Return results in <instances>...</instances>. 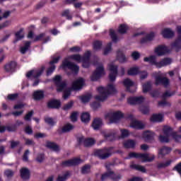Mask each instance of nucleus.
Wrapping results in <instances>:
<instances>
[{
  "label": "nucleus",
  "mask_w": 181,
  "mask_h": 181,
  "mask_svg": "<svg viewBox=\"0 0 181 181\" xmlns=\"http://www.w3.org/2000/svg\"><path fill=\"white\" fill-rule=\"evenodd\" d=\"M175 94H176V91L173 90L172 92H169L168 90H166L161 96V98H163V100H166V98H168V97H172L173 95H175Z\"/></svg>",
  "instance_id": "8fccbe9b"
},
{
  "label": "nucleus",
  "mask_w": 181,
  "mask_h": 181,
  "mask_svg": "<svg viewBox=\"0 0 181 181\" xmlns=\"http://www.w3.org/2000/svg\"><path fill=\"white\" fill-rule=\"evenodd\" d=\"M132 168H133L134 169H136V170L142 172V173H146V168H145V167L142 165L134 164L132 165Z\"/></svg>",
  "instance_id": "49530a36"
},
{
  "label": "nucleus",
  "mask_w": 181,
  "mask_h": 181,
  "mask_svg": "<svg viewBox=\"0 0 181 181\" xmlns=\"http://www.w3.org/2000/svg\"><path fill=\"white\" fill-rule=\"evenodd\" d=\"M144 62L149 63L151 66H156L158 69L164 67V66H168L172 63V59L170 58H164L160 62H156V57L151 55L150 57H144Z\"/></svg>",
  "instance_id": "f03ea898"
},
{
  "label": "nucleus",
  "mask_w": 181,
  "mask_h": 181,
  "mask_svg": "<svg viewBox=\"0 0 181 181\" xmlns=\"http://www.w3.org/2000/svg\"><path fill=\"white\" fill-rule=\"evenodd\" d=\"M100 95L95 96V100L98 101H105L108 96L111 94L117 93V89L113 84H109L107 88L100 86L97 88Z\"/></svg>",
  "instance_id": "f257e3e1"
},
{
  "label": "nucleus",
  "mask_w": 181,
  "mask_h": 181,
  "mask_svg": "<svg viewBox=\"0 0 181 181\" xmlns=\"http://www.w3.org/2000/svg\"><path fill=\"white\" fill-rule=\"evenodd\" d=\"M33 98L35 101H40L45 98V92L43 90H35L33 93Z\"/></svg>",
  "instance_id": "393cba45"
},
{
  "label": "nucleus",
  "mask_w": 181,
  "mask_h": 181,
  "mask_svg": "<svg viewBox=\"0 0 181 181\" xmlns=\"http://www.w3.org/2000/svg\"><path fill=\"white\" fill-rule=\"evenodd\" d=\"M111 50H112V43L109 42V43H107L105 48L104 49V51H103L104 56H107V54H108V53H110V52H111Z\"/></svg>",
  "instance_id": "603ef678"
},
{
  "label": "nucleus",
  "mask_w": 181,
  "mask_h": 181,
  "mask_svg": "<svg viewBox=\"0 0 181 181\" xmlns=\"http://www.w3.org/2000/svg\"><path fill=\"white\" fill-rule=\"evenodd\" d=\"M143 137L146 142H153L155 139V133L150 131H146L143 134Z\"/></svg>",
  "instance_id": "4be33fe9"
},
{
  "label": "nucleus",
  "mask_w": 181,
  "mask_h": 181,
  "mask_svg": "<svg viewBox=\"0 0 181 181\" xmlns=\"http://www.w3.org/2000/svg\"><path fill=\"white\" fill-rule=\"evenodd\" d=\"M110 36L115 43H117L118 42V37L117 36V34L115 33V30L113 29L110 30Z\"/></svg>",
  "instance_id": "c03bdc74"
},
{
  "label": "nucleus",
  "mask_w": 181,
  "mask_h": 181,
  "mask_svg": "<svg viewBox=\"0 0 181 181\" xmlns=\"http://www.w3.org/2000/svg\"><path fill=\"white\" fill-rule=\"evenodd\" d=\"M177 30L178 33V37L174 42L171 44L172 47H175V51L177 52L181 49V26L178 25L177 27Z\"/></svg>",
  "instance_id": "ddd939ff"
},
{
  "label": "nucleus",
  "mask_w": 181,
  "mask_h": 181,
  "mask_svg": "<svg viewBox=\"0 0 181 181\" xmlns=\"http://www.w3.org/2000/svg\"><path fill=\"white\" fill-rule=\"evenodd\" d=\"M45 71V66H42L40 70L37 71H29L26 74L27 78H30V77H33V78H39L42 74H43V72Z\"/></svg>",
  "instance_id": "4468645a"
},
{
  "label": "nucleus",
  "mask_w": 181,
  "mask_h": 181,
  "mask_svg": "<svg viewBox=\"0 0 181 181\" xmlns=\"http://www.w3.org/2000/svg\"><path fill=\"white\" fill-rule=\"evenodd\" d=\"M69 59L76 62H82V57L79 54H72L69 56Z\"/></svg>",
  "instance_id": "5fc2aeb1"
},
{
  "label": "nucleus",
  "mask_w": 181,
  "mask_h": 181,
  "mask_svg": "<svg viewBox=\"0 0 181 181\" xmlns=\"http://www.w3.org/2000/svg\"><path fill=\"white\" fill-rule=\"evenodd\" d=\"M20 175L23 180H29L30 179V170L27 168H22L20 170Z\"/></svg>",
  "instance_id": "aec40b11"
},
{
  "label": "nucleus",
  "mask_w": 181,
  "mask_h": 181,
  "mask_svg": "<svg viewBox=\"0 0 181 181\" xmlns=\"http://www.w3.org/2000/svg\"><path fill=\"white\" fill-rule=\"evenodd\" d=\"M90 170H91V165H85L81 168V173L82 175H87L89 173Z\"/></svg>",
  "instance_id": "3c124183"
},
{
  "label": "nucleus",
  "mask_w": 181,
  "mask_h": 181,
  "mask_svg": "<svg viewBox=\"0 0 181 181\" xmlns=\"http://www.w3.org/2000/svg\"><path fill=\"white\" fill-rule=\"evenodd\" d=\"M155 38V33L151 32L150 33L147 34L145 37H142L140 40V43L144 45V43H148V42H152Z\"/></svg>",
  "instance_id": "a878e982"
},
{
  "label": "nucleus",
  "mask_w": 181,
  "mask_h": 181,
  "mask_svg": "<svg viewBox=\"0 0 181 181\" xmlns=\"http://www.w3.org/2000/svg\"><path fill=\"white\" fill-rule=\"evenodd\" d=\"M140 111L144 115H148V114H149V106H141V107H140Z\"/></svg>",
  "instance_id": "338daca9"
},
{
  "label": "nucleus",
  "mask_w": 181,
  "mask_h": 181,
  "mask_svg": "<svg viewBox=\"0 0 181 181\" xmlns=\"http://www.w3.org/2000/svg\"><path fill=\"white\" fill-rule=\"evenodd\" d=\"M155 80L156 86H163L165 88H168V87H169L170 84V81L169 80V78L165 76H156Z\"/></svg>",
  "instance_id": "9d476101"
},
{
  "label": "nucleus",
  "mask_w": 181,
  "mask_h": 181,
  "mask_svg": "<svg viewBox=\"0 0 181 181\" xmlns=\"http://www.w3.org/2000/svg\"><path fill=\"white\" fill-rule=\"evenodd\" d=\"M123 84L124 87H126L127 91H128L129 93H134L135 92V89L131 90V87H134V81H132L131 79L129 78L124 79L123 81Z\"/></svg>",
  "instance_id": "412c9836"
},
{
  "label": "nucleus",
  "mask_w": 181,
  "mask_h": 181,
  "mask_svg": "<svg viewBox=\"0 0 181 181\" xmlns=\"http://www.w3.org/2000/svg\"><path fill=\"white\" fill-rule=\"evenodd\" d=\"M35 160L38 162V163H42L45 160V153H38L35 158Z\"/></svg>",
  "instance_id": "e2e57ef3"
},
{
  "label": "nucleus",
  "mask_w": 181,
  "mask_h": 181,
  "mask_svg": "<svg viewBox=\"0 0 181 181\" xmlns=\"http://www.w3.org/2000/svg\"><path fill=\"white\" fill-rule=\"evenodd\" d=\"M151 122H162V119H163V115L162 114H154L151 117Z\"/></svg>",
  "instance_id": "72a5a7b5"
},
{
  "label": "nucleus",
  "mask_w": 181,
  "mask_h": 181,
  "mask_svg": "<svg viewBox=\"0 0 181 181\" xmlns=\"http://www.w3.org/2000/svg\"><path fill=\"white\" fill-rule=\"evenodd\" d=\"M45 122H46V124H48V125H50L51 127H54V124H57V122L54 121L53 118L49 117H45Z\"/></svg>",
  "instance_id": "a18cd8bd"
},
{
  "label": "nucleus",
  "mask_w": 181,
  "mask_h": 181,
  "mask_svg": "<svg viewBox=\"0 0 181 181\" xmlns=\"http://www.w3.org/2000/svg\"><path fill=\"white\" fill-rule=\"evenodd\" d=\"M80 100L82 101V103H88L90 100H91V95H85L80 97Z\"/></svg>",
  "instance_id": "680f3d73"
},
{
  "label": "nucleus",
  "mask_w": 181,
  "mask_h": 181,
  "mask_svg": "<svg viewBox=\"0 0 181 181\" xmlns=\"http://www.w3.org/2000/svg\"><path fill=\"white\" fill-rule=\"evenodd\" d=\"M18 63L15 61H11L4 65V71L6 73H14L16 71Z\"/></svg>",
  "instance_id": "dca6fc26"
},
{
  "label": "nucleus",
  "mask_w": 181,
  "mask_h": 181,
  "mask_svg": "<svg viewBox=\"0 0 181 181\" xmlns=\"http://www.w3.org/2000/svg\"><path fill=\"white\" fill-rule=\"evenodd\" d=\"M34 112H35L33 110H30V112H28L24 117L25 121H31Z\"/></svg>",
  "instance_id": "0e129e2a"
},
{
  "label": "nucleus",
  "mask_w": 181,
  "mask_h": 181,
  "mask_svg": "<svg viewBox=\"0 0 181 181\" xmlns=\"http://www.w3.org/2000/svg\"><path fill=\"white\" fill-rule=\"evenodd\" d=\"M122 178V175L121 174H115L114 171H110V179L113 181H119Z\"/></svg>",
  "instance_id": "a19ab883"
},
{
  "label": "nucleus",
  "mask_w": 181,
  "mask_h": 181,
  "mask_svg": "<svg viewBox=\"0 0 181 181\" xmlns=\"http://www.w3.org/2000/svg\"><path fill=\"white\" fill-rule=\"evenodd\" d=\"M172 163V160H168L165 163H159L157 165L158 169H163L165 168H168V166H170V164Z\"/></svg>",
  "instance_id": "79ce46f5"
},
{
  "label": "nucleus",
  "mask_w": 181,
  "mask_h": 181,
  "mask_svg": "<svg viewBox=\"0 0 181 181\" xmlns=\"http://www.w3.org/2000/svg\"><path fill=\"white\" fill-rule=\"evenodd\" d=\"M108 67L110 71L109 74V78L112 82L115 81V80H117V76L118 75V66L109 64Z\"/></svg>",
  "instance_id": "f8f14e48"
},
{
  "label": "nucleus",
  "mask_w": 181,
  "mask_h": 181,
  "mask_svg": "<svg viewBox=\"0 0 181 181\" xmlns=\"http://www.w3.org/2000/svg\"><path fill=\"white\" fill-rule=\"evenodd\" d=\"M100 179L102 181L107 180V179H111V171L108 170L107 172L103 173Z\"/></svg>",
  "instance_id": "13d9d810"
},
{
  "label": "nucleus",
  "mask_w": 181,
  "mask_h": 181,
  "mask_svg": "<svg viewBox=\"0 0 181 181\" xmlns=\"http://www.w3.org/2000/svg\"><path fill=\"white\" fill-rule=\"evenodd\" d=\"M83 86L84 78H79L72 83L71 89L74 90V91H78V90H81Z\"/></svg>",
  "instance_id": "f3484780"
},
{
  "label": "nucleus",
  "mask_w": 181,
  "mask_h": 181,
  "mask_svg": "<svg viewBox=\"0 0 181 181\" xmlns=\"http://www.w3.org/2000/svg\"><path fill=\"white\" fill-rule=\"evenodd\" d=\"M71 88H69L68 89L65 90L63 93V98L64 100H67L69 95H71Z\"/></svg>",
  "instance_id": "052dcab7"
},
{
  "label": "nucleus",
  "mask_w": 181,
  "mask_h": 181,
  "mask_svg": "<svg viewBox=\"0 0 181 181\" xmlns=\"http://www.w3.org/2000/svg\"><path fill=\"white\" fill-rule=\"evenodd\" d=\"M62 67L63 69H66V67L69 69V70H71V71L75 74H78V71H80V67L77 64L69 61L67 59H65L62 62Z\"/></svg>",
  "instance_id": "423d86ee"
},
{
  "label": "nucleus",
  "mask_w": 181,
  "mask_h": 181,
  "mask_svg": "<svg viewBox=\"0 0 181 181\" xmlns=\"http://www.w3.org/2000/svg\"><path fill=\"white\" fill-rule=\"evenodd\" d=\"M45 146L46 148H48V149H52L54 152H59L60 151V146L52 141H47Z\"/></svg>",
  "instance_id": "c85d7f7f"
},
{
  "label": "nucleus",
  "mask_w": 181,
  "mask_h": 181,
  "mask_svg": "<svg viewBox=\"0 0 181 181\" xmlns=\"http://www.w3.org/2000/svg\"><path fill=\"white\" fill-rule=\"evenodd\" d=\"M62 16L66 18L68 21L73 19V16L70 15V10L66 9L62 13Z\"/></svg>",
  "instance_id": "09e8293b"
},
{
  "label": "nucleus",
  "mask_w": 181,
  "mask_h": 181,
  "mask_svg": "<svg viewBox=\"0 0 181 181\" xmlns=\"http://www.w3.org/2000/svg\"><path fill=\"white\" fill-rule=\"evenodd\" d=\"M139 69L138 67H132L128 70L127 74L129 76H136V74H139Z\"/></svg>",
  "instance_id": "ea45409f"
},
{
  "label": "nucleus",
  "mask_w": 181,
  "mask_h": 181,
  "mask_svg": "<svg viewBox=\"0 0 181 181\" xmlns=\"http://www.w3.org/2000/svg\"><path fill=\"white\" fill-rule=\"evenodd\" d=\"M128 25L126 24H120L118 29V33H120V35H125L127 32L128 31Z\"/></svg>",
  "instance_id": "4c0bfd02"
},
{
  "label": "nucleus",
  "mask_w": 181,
  "mask_h": 181,
  "mask_svg": "<svg viewBox=\"0 0 181 181\" xmlns=\"http://www.w3.org/2000/svg\"><path fill=\"white\" fill-rule=\"evenodd\" d=\"M69 52H71V53H80V52H81V47L79 46L72 47L69 48Z\"/></svg>",
  "instance_id": "69168bd1"
},
{
  "label": "nucleus",
  "mask_w": 181,
  "mask_h": 181,
  "mask_svg": "<svg viewBox=\"0 0 181 181\" xmlns=\"http://www.w3.org/2000/svg\"><path fill=\"white\" fill-rule=\"evenodd\" d=\"M136 145V142L132 139H129L124 142L123 146L126 149H134Z\"/></svg>",
  "instance_id": "c756f323"
},
{
  "label": "nucleus",
  "mask_w": 181,
  "mask_h": 181,
  "mask_svg": "<svg viewBox=\"0 0 181 181\" xmlns=\"http://www.w3.org/2000/svg\"><path fill=\"white\" fill-rule=\"evenodd\" d=\"M81 163L80 158H72L66 160H64L60 163L61 168H71V166H77Z\"/></svg>",
  "instance_id": "0eeeda50"
},
{
  "label": "nucleus",
  "mask_w": 181,
  "mask_h": 181,
  "mask_svg": "<svg viewBox=\"0 0 181 181\" xmlns=\"http://www.w3.org/2000/svg\"><path fill=\"white\" fill-rule=\"evenodd\" d=\"M106 118H110V122L113 124V122H117L119 121L122 118H124V113L121 111H117L113 113H107L106 115Z\"/></svg>",
  "instance_id": "6e6552de"
},
{
  "label": "nucleus",
  "mask_w": 181,
  "mask_h": 181,
  "mask_svg": "<svg viewBox=\"0 0 181 181\" xmlns=\"http://www.w3.org/2000/svg\"><path fill=\"white\" fill-rule=\"evenodd\" d=\"M74 105V101L71 100L69 101L67 104H65L63 107H62V110L64 111H69V110H71V108H73V106Z\"/></svg>",
  "instance_id": "37998d69"
},
{
  "label": "nucleus",
  "mask_w": 181,
  "mask_h": 181,
  "mask_svg": "<svg viewBox=\"0 0 181 181\" xmlns=\"http://www.w3.org/2000/svg\"><path fill=\"white\" fill-rule=\"evenodd\" d=\"M172 136L173 139H175V142H181V135L177 134V132H173L172 134Z\"/></svg>",
  "instance_id": "774afa93"
},
{
  "label": "nucleus",
  "mask_w": 181,
  "mask_h": 181,
  "mask_svg": "<svg viewBox=\"0 0 181 181\" xmlns=\"http://www.w3.org/2000/svg\"><path fill=\"white\" fill-rule=\"evenodd\" d=\"M70 171H66L64 174L59 175L57 177V181H67V179L70 177Z\"/></svg>",
  "instance_id": "f704fd0d"
},
{
  "label": "nucleus",
  "mask_w": 181,
  "mask_h": 181,
  "mask_svg": "<svg viewBox=\"0 0 181 181\" xmlns=\"http://www.w3.org/2000/svg\"><path fill=\"white\" fill-rule=\"evenodd\" d=\"M101 127H103V119L100 117L95 118L92 122V127L93 129H95V131H98Z\"/></svg>",
  "instance_id": "5701e85b"
},
{
  "label": "nucleus",
  "mask_w": 181,
  "mask_h": 181,
  "mask_svg": "<svg viewBox=\"0 0 181 181\" xmlns=\"http://www.w3.org/2000/svg\"><path fill=\"white\" fill-rule=\"evenodd\" d=\"M130 127L131 128H134V129H144L145 124L140 121L132 120L130 123Z\"/></svg>",
  "instance_id": "bb28decb"
},
{
  "label": "nucleus",
  "mask_w": 181,
  "mask_h": 181,
  "mask_svg": "<svg viewBox=\"0 0 181 181\" xmlns=\"http://www.w3.org/2000/svg\"><path fill=\"white\" fill-rule=\"evenodd\" d=\"M120 132H121L120 138L122 139L128 138L129 136V131H128V129H121Z\"/></svg>",
  "instance_id": "de8ad7c7"
},
{
  "label": "nucleus",
  "mask_w": 181,
  "mask_h": 181,
  "mask_svg": "<svg viewBox=\"0 0 181 181\" xmlns=\"http://www.w3.org/2000/svg\"><path fill=\"white\" fill-rule=\"evenodd\" d=\"M104 66H99L96 68V70L93 73L92 76H90L91 81H98L101 78V76H104Z\"/></svg>",
  "instance_id": "9b49d317"
},
{
  "label": "nucleus",
  "mask_w": 181,
  "mask_h": 181,
  "mask_svg": "<svg viewBox=\"0 0 181 181\" xmlns=\"http://www.w3.org/2000/svg\"><path fill=\"white\" fill-rule=\"evenodd\" d=\"M129 158L135 159H142V162H153L155 160V156L149 157L148 153L131 152L129 153Z\"/></svg>",
  "instance_id": "20e7f679"
},
{
  "label": "nucleus",
  "mask_w": 181,
  "mask_h": 181,
  "mask_svg": "<svg viewBox=\"0 0 181 181\" xmlns=\"http://www.w3.org/2000/svg\"><path fill=\"white\" fill-rule=\"evenodd\" d=\"M47 107L49 110H59L62 107V103L59 100L52 99L47 103Z\"/></svg>",
  "instance_id": "2eb2a0df"
},
{
  "label": "nucleus",
  "mask_w": 181,
  "mask_h": 181,
  "mask_svg": "<svg viewBox=\"0 0 181 181\" xmlns=\"http://www.w3.org/2000/svg\"><path fill=\"white\" fill-rule=\"evenodd\" d=\"M91 119V115H90L89 112H85L81 114V120L84 123V124H88Z\"/></svg>",
  "instance_id": "2f4dec72"
},
{
  "label": "nucleus",
  "mask_w": 181,
  "mask_h": 181,
  "mask_svg": "<svg viewBox=\"0 0 181 181\" xmlns=\"http://www.w3.org/2000/svg\"><path fill=\"white\" fill-rule=\"evenodd\" d=\"M158 139L161 144H168L170 141L169 136L160 135Z\"/></svg>",
  "instance_id": "864d4df0"
},
{
  "label": "nucleus",
  "mask_w": 181,
  "mask_h": 181,
  "mask_svg": "<svg viewBox=\"0 0 181 181\" xmlns=\"http://www.w3.org/2000/svg\"><path fill=\"white\" fill-rule=\"evenodd\" d=\"M103 47V41L101 40H95L93 42V50H101Z\"/></svg>",
  "instance_id": "e433bc0d"
},
{
  "label": "nucleus",
  "mask_w": 181,
  "mask_h": 181,
  "mask_svg": "<svg viewBox=\"0 0 181 181\" xmlns=\"http://www.w3.org/2000/svg\"><path fill=\"white\" fill-rule=\"evenodd\" d=\"M74 129V126L71 124H67L66 125L64 126L62 129H59L57 130L58 134L62 135V134H66V132H70V131Z\"/></svg>",
  "instance_id": "cd10ccee"
},
{
  "label": "nucleus",
  "mask_w": 181,
  "mask_h": 181,
  "mask_svg": "<svg viewBox=\"0 0 181 181\" xmlns=\"http://www.w3.org/2000/svg\"><path fill=\"white\" fill-rule=\"evenodd\" d=\"M78 145H83L85 148H88L90 146H93L94 144H95V140L91 138H84V136H81L77 139Z\"/></svg>",
  "instance_id": "1a4fd4ad"
},
{
  "label": "nucleus",
  "mask_w": 181,
  "mask_h": 181,
  "mask_svg": "<svg viewBox=\"0 0 181 181\" xmlns=\"http://www.w3.org/2000/svg\"><path fill=\"white\" fill-rule=\"evenodd\" d=\"M142 89H143V93H144V94L146 93H149V91L152 90V82L151 81H148L144 83L142 85Z\"/></svg>",
  "instance_id": "473e14b6"
},
{
  "label": "nucleus",
  "mask_w": 181,
  "mask_h": 181,
  "mask_svg": "<svg viewBox=\"0 0 181 181\" xmlns=\"http://www.w3.org/2000/svg\"><path fill=\"white\" fill-rule=\"evenodd\" d=\"M173 129L169 126H165L163 128V134L166 136H172V134H173Z\"/></svg>",
  "instance_id": "58836bf2"
},
{
  "label": "nucleus",
  "mask_w": 181,
  "mask_h": 181,
  "mask_svg": "<svg viewBox=\"0 0 181 181\" xmlns=\"http://www.w3.org/2000/svg\"><path fill=\"white\" fill-rule=\"evenodd\" d=\"M54 70H56V65H51V66H49L46 71V74L47 76H52V74H53V73L54 72Z\"/></svg>",
  "instance_id": "4d7b16f0"
},
{
  "label": "nucleus",
  "mask_w": 181,
  "mask_h": 181,
  "mask_svg": "<svg viewBox=\"0 0 181 181\" xmlns=\"http://www.w3.org/2000/svg\"><path fill=\"white\" fill-rule=\"evenodd\" d=\"M53 83L57 87V91L62 93L67 87V83L62 81V76L57 75L52 79Z\"/></svg>",
  "instance_id": "39448f33"
},
{
  "label": "nucleus",
  "mask_w": 181,
  "mask_h": 181,
  "mask_svg": "<svg viewBox=\"0 0 181 181\" xmlns=\"http://www.w3.org/2000/svg\"><path fill=\"white\" fill-rule=\"evenodd\" d=\"M116 59L120 63H125V62H127V57H125V54H124V52H122V51H121V49H118L117 51Z\"/></svg>",
  "instance_id": "7c9ffc66"
},
{
  "label": "nucleus",
  "mask_w": 181,
  "mask_h": 181,
  "mask_svg": "<svg viewBox=\"0 0 181 181\" xmlns=\"http://www.w3.org/2000/svg\"><path fill=\"white\" fill-rule=\"evenodd\" d=\"M172 152V148L164 146L158 150V158L163 159L166 155H169Z\"/></svg>",
  "instance_id": "a211bd4d"
},
{
  "label": "nucleus",
  "mask_w": 181,
  "mask_h": 181,
  "mask_svg": "<svg viewBox=\"0 0 181 181\" xmlns=\"http://www.w3.org/2000/svg\"><path fill=\"white\" fill-rule=\"evenodd\" d=\"M115 135H117V133L112 132L110 133L105 134L104 136L105 139L110 141V142H112V141H115Z\"/></svg>",
  "instance_id": "c9c22d12"
},
{
  "label": "nucleus",
  "mask_w": 181,
  "mask_h": 181,
  "mask_svg": "<svg viewBox=\"0 0 181 181\" xmlns=\"http://www.w3.org/2000/svg\"><path fill=\"white\" fill-rule=\"evenodd\" d=\"M161 35H163V37L165 39H172V37L175 36V32H173L170 28H165L162 31Z\"/></svg>",
  "instance_id": "b1692460"
},
{
  "label": "nucleus",
  "mask_w": 181,
  "mask_h": 181,
  "mask_svg": "<svg viewBox=\"0 0 181 181\" xmlns=\"http://www.w3.org/2000/svg\"><path fill=\"white\" fill-rule=\"evenodd\" d=\"M91 57V51H86L82 57V61H90Z\"/></svg>",
  "instance_id": "6e6d98bb"
},
{
  "label": "nucleus",
  "mask_w": 181,
  "mask_h": 181,
  "mask_svg": "<svg viewBox=\"0 0 181 181\" xmlns=\"http://www.w3.org/2000/svg\"><path fill=\"white\" fill-rule=\"evenodd\" d=\"M170 52L168 47L164 45H159L155 49V53L158 54V56H163V54H166Z\"/></svg>",
  "instance_id": "6ab92c4d"
},
{
  "label": "nucleus",
  "mask_w": 181,
  "mask_h": 181,
  "mask_svg": "<svg viewBox=\"0 0 181 181\" xmlns=\"http://www.w3.org/2000/svg\"><path fill=\"white\" fill-rule=\"evenodd\" d=\"M94 155L99 159L104 160L105 159H108L112 153H111V148L105 147L103 148L95 150Z\"/></svg>",
  "instance_id": "7ed1b4c3"
},
{
  "label": "nucleus",
  "mask_w": 181,
  "mask_h": 181,
  "mask_svg": "<svg viewBox=\"0 0 181 181\" xmlns=\"http://www.w3.org/2000/svg\"><path fill=\"white\" fill-rule=\"evenodd\" d=\"M23 33V28H21L19 31L16 33V37L17 40H21V39H23L25 37V35L22 34Z\"/></svg>",
  "instance_id": "bf43d9fd"
}]
</instances>
